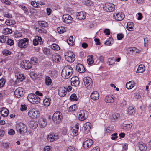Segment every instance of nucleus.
<instances>
[{
  "instance_id": "1",
  "label": "nucleus",
  "mask_w": 151,
  "mask_h": 151,
  "mask_svg": "<svg viewBox=\"0 0 151 151\" xmlns=\"http://www.w3.org/2000/svg\"><path fill=\"white\" fill-rule=\"evenodd\" d=\"M27 99L30 102L34 104H38L40 100V98L32 93L29 94L27 96Z\"/></svg>"
},
{
  "instance_id": "2",
  "label": "nucleus",
  "mask_w": 151,
  "mask_h": 151,
  "mask_svg": "<svg viewBox=\"0 0 151 151\" xmlns=\"http://www.w3.org/2000/svg\"><path fill=\"white\" fill-rule=\"evenodd\" d=\"M16 128L17 132L21 134H23L27 131V127L22 122L16 124Z\"/></svg>"
},
{
  "instance_id": "3",
  "label": "nucleus",
  "mask_w": 151,
  "mask_h": 151,
  "mask_svg": "<svg viewBox=\"0 0 151 151\" xmlns=\"http://www.w3.org/2000/svg\"><path fill=\"white\" fill-rule=\"evenodd\" d=\"M65 59L69 62H72L75 60V55L71 51H69L65 54Z\"/></svg>"
},
{
  "instance_id": "4",
  "label": "nucleus",
  "mask_w": 151,
  "mask_h": 151,
  "mask_svg": "<svg viewBox=\"0 0 151 151\" xmlns=\"http://www.w3.org/2000/svg\"><path fill=\"white\" fill-rule=\"evenodd\" d=\"M29 39L24 38L20 40L18 42V46L21 48H25L28 45Z\"/></svg>"
},
{
  "instance_id": "5",
  "label": "nucleus",
  "mask_w": 151,
  "mask_h": 151,
  "mask_svg": "<svg viewBox=\"0 0 151 151\" xmlns=\"http://www.w3.org/2000/svg\"><path fill=\"white\" fill-rule=\"evenodd\" d=\"M62 118V114L59 111L55 112L52 116L53 121L56 123H60Z\"/></svg>"
},
{
  "instance_id": "6",
  "label": "nucleus",
  "mask_w": 151,
  "mask_h": 151,
  "mask_svg": "<svg viewBox=\"0 0 151 151\" xmlns=\"http://www.w3.org/2000/svg\"><path fill=\"white\" fill-rule=\"evenodd\" d=\"M84 84L88 89L91 88L92 85V81L91 78L89 77H84L83 79Z\"/></svg>"
},
{
  "instance_id": "7",
  "label": "nucleus",
  "mask_w": 151,
  "mask_h": 151,
  "mask_svg": "<svg viewBox=\"0 0 151 151\" xmlns=\"http://www.w3.org/2000/svg\"><path fill=\"white\" fill-rule=\"evenodd\" d=\"M21 66L23 69L28 70L30 69L32 67L31 63L29 61L27 60H23L21 62Z\"/></svg>"
},
{
  "instance_id": "8",
  "label": "nucleus",
  "mask_w": 151,
  "mask_h": 151,
  "mask_svg": "<svg viewBox=\"0 0 151 151\" xmlns=\"http://www.w3.org/2000/svg\"><path fill=\"white\" fill-rule=\"evenodd\" d=\"M104 8L107 12H110L114 10L115 5L111 3H107L105 4Z\"/></svg>"
},
{
  "instance_id": "9",
  "label": "nucleus",
  "mask_w": 151,
  "mask_h": 151,
  "mask_svg": "<svg viewBox=\"0 0 151 151\" xmlns=\"http://www.w3.org/2000/svg\"><path fill=\"white\" fill-rule=\"evenodd\" d=\"M39 114V111L34 109L30 110L28 112L29 116L32 118L34 119L37 118Z\"/></svg>"
},
{
  "instance_id": "10",
  "label": "nucleus",
  "mask_w": 151,
  "mask_h": 151,
  "mask_svg": "<svg viewBox=\"0 0 151 151\" xmlns=\"http://www.w3.org/2000/svg\"><path fill=\"white\" fill-rule=\"evenodd\" d=\"M87 112L86 111L82 110L80 111L78 115V119L80 121L85 120L87 117Z\"/></svg>"
},
{
  "instance_id": "11",
  "label": "nucleus",
  "mask_w": 151,
  "mask_h": 151,
  "mask_svg": "<svg viewBox=\"0 0 151 151\" xmlns=\"http://www.w3.org/2000/svg\"><path fill=\"white\" fill-rule=\"evenodd\" d=\"M71 82L72 86H78L79 84V78L77 76L72 77L71 79Z\"/></svg>"
},
{
  "instance_id": "12",
  "label": "nucleus",
  "mask_w": 151,
  "mask_h": 151,
  "mask_svg": "<svg viewBox=\"0 0 151 151\" xmlns=\"http://www.w3.org/2000/svg\"><path fill=\"white\" fill-rule=\"evenodd\" d=\"M62 70L63 71L64 76L66 73H67L71 75L73 73V68L70 65L65 66L63 69Z\"/></svg>"
},
{
  "instance_id": "13",
  "label": "nucleus",
  "mask_w": 151,
  "mask_h": 151,
  "mask_svg": "<svg viewBox=\"0 0 151 151\" xmlns=\"http://www.w3.org/2000/svg\"><path fill=\"white\" fill-rule=\"evenodd\" d=\"M63 21L65 23H70L72 21V18L69 15L67 14H65L62 17Z\"/></svg>"
},
{
  "instance_id": "14",
  "label": "nucleus",
  "mask_w": 151,
  "mask_h": 151,
  "mask_svg": "<svg viewBox=\"0 0 151 151\" xmlns=\"http://www.w3.org/2000/svg\"><path fill=\"white\" fill-rule=\"evenodd\" d=\"M93 144V141L92 140L89 139L83 142V146L85 149H87L90 147Z\"/></svg>"
},
{
  "instance_id": "15",
  "label": "nucleus",
  "mask_w": 151,
  "mask_h": 151,
  "mask_svg": "<svg viewBox=\"0 0 151 151\" xmlns=\"http://www.w3.org/2000/svg\"><path fill=\"white\" fill-rule=\"evenodd\" d=\"M67 89L64 87H60L58 90V94L60 97H64L67 93Z\"/></svg>"
},
{
  "instance_id": "16",
  "label": "nucleus",
  "mask_w": 151,
  "mask_h": 151,
  "mask_svg": "<svg viewBox=\"0 0 151 151\" xmlns=\"http://www.w3.org/2000/svg\"><path fill=\"white\" fill-rule=\"evenodd\" d=\"M23 89L22 88L19 87L16 89L14 93L16 97L19 98L23 95Z\"/></svg>"
},
{
  "instance_id": "17",
  "label": "nucleus",
  "mask_w": 151,
  "mask_h": 151,
  "mask_svg": "<svg viewBox=\"0 0 151 151\" xmlns=\"http://www.w3.org/2000/svg\"><path fill=\"white\" fill-rule=\"evenodd\" d=\"M99 93L97 91H93L91 94L90 97L93 101H96L98 100L99 98Z\"/></svg>"
},
{
  "instance_id": "18",
  "label": "nucleus",
  "mask_w": 151,
  "mask_h": 151,
  "mask_svg": "<svg viewBox=\"0 0 151 151\" xmlns=\"http://www.w3.org/2000/svg\"><path fill=\"white\" fill-rule=\"evenodd\" d=\"M124 15L122 13H116L114 15L115 19L116 20L121 21L124 18Z\"/></svg>"
},
{
  "instance_id": "19",
  "label": "nucleus",
  "mask_w": 151,
  "mask_h": 151,
  "mask_svg": "<svg viewBox=\"0 0 151 151\" xmlns=\"http://www.w3.org/2000/svg\"><path fill=\"white\" fill-rule=\"evenodd\" d=\"M91 126V124L90 122H87L83 124L82 127L83 130L88 132H89Z\"/></svg>"
},
{
  "instance_id": "20",
  "label": "nucleus",
  "mask_w": 151,
  "mask_h": 151,
  "mask_svg": "<svg viewBox=\"0 0 151 151\" xmlns=\"http://www.w3.org/2000/svg\"><path fill=\"white\" fill-rule=\"evenodd\" d=\"M78 18L81 20L84 19L86 18V13L83 11L78 12L77 15Z\"/></svg>"
},
{
  "instance_id": "21",
  "label": "nucleus",
  "mask_w": 151,
  "mask_h": 151,
  "mask_svg": "<svg viewBox=\"0 0 151 151\" xmlns=\"http://www.w3.org/2000/svg\"><path fill=\"white\" fill-rule=\"evenodd\" d=\"M52 58L54 62L55 63H58L61 60V57L58 54L55 53L52 55Z\"/></svg>"
},
{
  "instance_id": "22",
  "label": "nucleus",
  "mask_w": 151,
  "mask_h": 151,
  "mask_svg": "<svg viewBox=\"0 0 151 151\" xmlns=\"http://www.w3.org/2000/svg\"><path fill=\"white\" fill-rule=\"evenodd\" d=\"M0 112L2 116L4 117H6L8 114L9 111L7 109L4 107L2 108L0 110Z\"/></svg>"
},
{
  "instance_id": "23",
  "label": "nucleus",
  "mask_w": 151,
  "mask_h": 151,
  "mask_svg": "<svg viewBox=\"0 0 151 151\" xmlns=\"http://www.w3.org/2000/svg\"><path fill=\"white\" fill-rule=\"evenodd\" d=\"M104 101L107 103H113L114 101V99L110 95H107L105 97Z\"/></svg>"
},
{
  "instance_id": "24",
  "label": "nucleus",
  "mask_w": 151,
  "mask_h": 151,
  "mask_svg": "<svg viewBox=\"0 0 151 151\" xmlns=\"http://www.w3.org/2000/svg\"><path fill=\"white\" fill-rule=\"evenodd\" d=\"M76 69L79 72L83 73L85 71L84 66L81 64H78L77 65Z\"/></svg>"
},
{
  "instance_id": "25",
  "label": "nucleus",
  "mask_w": 151,
  "mask_h": 151,
  "mask_svg": "<svg viewBox=\"0 0 151 151\" xmlns=\"http://www.w3.org/2000/svg\"><path fill=\"white\" fill-rule=\"evenodd\" d=\"M135 84L136 83L134 81H130L127 83L126 87L128 89H131L135 86Z\"/></svg>"
},
{
  "instance_id": "26",
  "label": "nucleus",
  "mask_w": 151,
  "mask_h": 151,
  "mask_svg": "<svg viewBox=\"0 0 151 151\" xmlns=\"http://www.w3.org/2000/svg\"><path fill=\"white\" fill-rule=\"evenodd\" d=\"M39 124L41 128H44L47 125V122L43 118H41L39 120Z\"/></svg>"
},
{
  "instance_id": "27",
  "label": "nucleus",
  "mask_w": 151,
  "mask_h": 151,
  "mask_svg": "<svg viewBox=\"0 0 151 151\" xmlns=\"http://www.w3.org/2000/svg\"><path fill=\"white\" fill-rule=\"evenodd\" d=\"M134 113V108L132 106H129L127 114L129 115H132Z\"/></svg>"
},
{
  "instance_id": "28",
  "label": "nucleus",
  "mask_w": 151,
  "mask_h": 151,
  "mask_svg": "<svg viewBox=\"0 0 151 151\" xmlns=\"http://www.w3.org/2000/svg\"><path fill=\"white\" fill-rule=\"evenodd\" d=\"M139 148L141 151H145L147 148L146 145L142 142H141L139 144Z\"/></svg>"
},
{
  "instance_id": "29",
  "label": "nucleus",
  "mask_w": 151,
  "mask_h": 151,
  "mask_svg": "<svg viewBox=\"0 0 151 151\" xmlns=\"http://www.w3.org/2000/svg\"><path fill=\"white\" fill-rule=\"evenodd\" d=\"M145 69L144 66L143 65H139L136 72L138 73H142L144 71Z\"/></svg>"
},
{
  "instance_id": "30",
  "label": "nucleus",
  "mask_w": 151,
  "mask_h": 151,
  "mask_svg": "<svg viewBox=\"0 0 151 151\" xmlns=\"http://www.w3.org/2000/svg\"><path fill=\"white\" fill-rule=\"evenodd\" d=\"M134 26L133 23L131 22H129L127 23V29L129 31L132 30Z\"/></svg>"
},
{
  "instance_id": "31",
  "label": "nucleus",
  "mask_w": 151,
  "mask_h": 151,
  "mask_svg": "<svg viewBox=\"0 0 151 151\" xmlns=\"http://www.w3.org/2000/svg\"><path fill=\"white\" fill-rule=\"evenodd\" d=\"M93 58V56L92 55H89L88 56L87 61L88 64L91 65L93 63L94 60Z\"/></svg>"
},
{
  "instance_id": "32",
  "label": "nucleus",
  "mask_w": 151,
  "mask_h": 151,
  "mask_svg": "<svg viewBox=\"0 0 151 151\" xmlns=\"http://www.w3.org/2000/svg\"><path fill=\"white\" fill-rule=\"evenodd\" d=\"M51 99L50 98H45L43 100V104L45 106H48L49 105Z\"/></svg>"
},
{
  "instance_id": "33",
  "label": "nucleus",
  "mask_w": 151,
  "mask_h": 151,
  "mask_svg": "<svg viewBox=\"0 0 151 151\" xmlns=\"http://www.w3.org/2000/svg\"><path fill=\"white\" fill-rule=\"evenodd\" d=\"M45 83L47 85H50L52 83V81L50 78L48 76H47L45 78Z\"/></svg>"
},
{
  "instance_id": "34",
  "label": "nucleus",
  "mask_w": 151,
  "mask_h": 151,
  "mask_svg": "<svg viewBox=\"0 0 151 151\" xmlns=\"http://www.w3.org/2000/svg\"><path fill=\"white\" fill-rule=\"evenodd\" d=\"M5 23L7 25L10 26L15 24V22L14 20L9 19L6 21Z\"/></svg>"
},
{
  "instance_id": "35",
  "label": "nucleus",
  "mask_w": 151,
  "mask_h": 151,
  "mask_svg": "<svg viewBox=\"0 0 151 151\" xmlns=\"http://www.w3.org/2000/svg\"><path fill=\"white\" fill-rule=\"evenodd\" d=\"M57 30L60 34L62 33L65 32V28L63 27H58L57 29Z\"/></svg>"
},
{
  "instance_id": "36",
  "label": "nucleus",
  "mask_w": 151,
  "mask_h": 151,
  "mask_svg": "<svg viewBox=\"0 0 151 151\" xmlns=\"http://www.w3.org/2000/svg\"><path fill=\"white\" fill-rule=\"evenodd\" d=\"M12 30L9 28H5L3 31V33L5 35L11 33Z\"/></svg>"
},
{
  "instance_id": "37",
  "label": "nucleus",
  "mask_w": 151,
  "mask_h": 151,
  "mask_svg": "<svg viewBox=\"0 0 151 151\" xmlns=\"http://www.w3.org/2000/svg\"><path fill=\"white\" fill-rule=\"evenodd\" d=\"M8 39V37L6 36H0V42L4 43Z\"/></svg>"
},
{
  "instance_id": "38",
  "label": "nucleus",
  "mask_w": 151,
  "mask_h": 151,
  "mask_svg": "<svg viewBox=\"0 0 151 151\" xmlns=\"http://www.w3.org/2000/svg\"><path fill=\"white\" fill-rule=\"evenodd\" d=\"M38 24L39 25L43 27H46L47 26V23L45 21H39Z\"/></svg>"
},
{
  "instance_id": "39",
  "label": "nucleus",
  "mask_w": 151,
  "mask_h": 151,
  "mask_svg": "<svg viewBox=\"0 0 151 151\" xmlns=\"http://www.w3.org/2000/svg\"><path fill=\"white\" fill-rule=\"evenodd\" d=\"M73 37L72 36H70L69 39L67 40V42L68 44L70 45H73L74 44V43L73 40Z\"/></svg>"
},
{
  "instance_id": "40",
  "label": "nucleus",
  "mask_w": 151,
  "mask_h": 151,
  "mask_svg": "<svg viewBox=\"0 0 151 151\" xmlns=\"http://www.w3.org/2000/svg\"><path fill=\"white\" fill-rule=\"evenodd\" d=\"M63 71L62 70V73H61V76L62 77L65 79H67L69 78L71 76V75L67 73H66L65 74V75L64 76V74H63Z\"/></svg>"
},
{
  "instance_id": "41",
  "label": "nucleus",
  "mask_w": 151,
  "mask_h": 151,
  "mask_svg": "<svg viewBox=\"0 0 151 151\" xmlns=\"http://www.w3.org/2000/svg\"><path fill=\"white\" fill-rule=\"evenodd\" d=\"M114 130V128L111 126H109L106 129V132H107L110 134L111 133L112 131Z\"/></svg>"
},
{
  "instance_id": "42",
  "label": "nucleus",
  "mask_w": 151,
  "mask_h": 151,
  "mask_svg": "<svg viewBox=\"0 0 151 151\" xmlns=\"http://www.w3.org/2000/svg\"><path fill=\"white\" fill-rule=\"evenodd\" d=\"M25 78V76L24 75L21 74H18L17 76V79H19L20 81H22Z\"/></svg>"
},
{
  "instance_id": "43",
  "label": "nucleus",
  "mask_w": 151,
  "mask_h": 151,
  "mask_svg": "<svg viewBox=\"0 0 151 151\" xmlns=\"http://www.w3.org/2000/svg\"><path fill=\"white\" fill-rule=\"evenodd\" d=\"M54 136L55 137V136H53L52 134L48 135L47 137L48 140H49L50 141H53L55 140V139H58L57 137L55 138L54 137Z\"/></svg>"
},
{
  "instance_id": "44",
  "label": "nucleus",
  "mask_w": 151,
  "mask_h": 151,
  "mask_svg": "<svg viewBox=\"0 0 151 151\" xmlns=\"http://www.w3.org/2000/svg\"><path fill=\"white\" fill-rule=\"evenodd\" d=\"M52 48L54 50H60L59 46L57 44H53L52 46Z\"/></svg>"
},
{
  "instance_id": "45",
  "label": "nucleus",
  "mask_w": 151,
  "mask_h": 151,
  "mask_svg": "<svg viewBox=\"0 0 151 151\" xmlns=\"http://www.w3.org/2000/svg\"><path fill=\"white\" fill-rule=\"evenodd\" d=\"M5 80L4 78L0 79V88L3 87L5 83Z\"/></svg>"
},
{
  "instance_id": "46",
  "label": "nucleus",
  "mask_w": 151,
  "mask_h": 151,
  "mask_svg": "<svg viewBox=\"0 0 151 151\" xmlns=\"http://www.w3.org/2000/svg\"><path fill=\"white\" fill-rule=\"evenodd\" d=\"M70 99L73 101H76L77 100V98L75 94H73L70 96Z\"/></svg>"
},
{
  "instance_id": "47",
  "label": "nucleus",
  "mask_w": 151,
  "mask_h": 151,
  "mask_svg": "<svg viewBox=\"0 0 151 151\" xmlns=\"http://www.w3.org/2000/svg\"><path fill=\"white\" fill-rule=\"evenodd\" d=\"M7 40V43L8 45L12 46L14 45V43L13 40L11 39H8H8Z\"/></svg>"
},
{
  "instance_id": "48",
  "label": "nucleus",
  "mask_w": 151,
  "mask_h": 151,
  "mask_svg": "<svg viewBox=\"0 0 151 151\" xmlns=\"http://www.w3.org/2000/svg\"><path fill=\"white\" fill-rule=\"evenodd\" d=\"M44 53L47 55H50L51 52L50 50L47 48H44L43 50Z\"/></svg>"
},
{
  "instance_id": "49",
  "label": "nucleus",
  "mask_w": 151,
  "mask_h": 151,
  "mask_svg": "<svg viewBox=\"0 0 151 151\" xmlns=\"http://www.w3.org/2000/svg\"><path fill=\"white\" fill-rule=\"evenodd\" d=\"M38 31L40 33L46 34L47 32V30L43 28H41L39 29Z\"/></svg>"
},
{
  "instance_id": "50",
  "label": "nucleus",
  "mask_w": 151,
  "mask_h": 151,
  "mask_svg": "<svg viewBox=\"0 0 151 151\" xmlns=\"http://www.w3.org/2000/svg\"><path fill=\"white\" fill-rule=\"evenodd\" d=\"M130 51L135 52L136 53H139L140 52V51L137 49L135 47H132L130 48L129 50Z\"/></svg>"
},
{
  "instance_id": "51",
  "label": "nucleus",
  "mask_w": 151,
  "mask_h": 151,
  "mask_svg": "<svg viewBox=\"0 0 151 151\" xmlns=\"http://www.w3.org/2000/svg\"><path fill=\"white\" fill-rule=\"evenodd\" d=\"M3 54L5 55H8L10 54L11 52L8 50L5 49L3 51Z\"/></svg>"
},
{
  "instance_id": "52",
  "label": "nucleus",
  "mask_w": 151,
  "mask_h": 151,
  "mask_svg": "<svg viewBox=\"0 0 151 151\" xmlns=\"http://www.w3.org/2000/svg\"><path fill=\"white\" fill-rule=\"evenodd\" d=\"M76 108L77 107L76 106V104H74L70 106L69 107V109L71 111H75Z\"/></svg>"
},
{
  "instance_id": "53",
  "label": "nucleus",
  "mask_w": 151,
  "mask_h": 151,
  "mask_svg": "<svg viewBox=\"0 0 151 151\" xmlns=\"http://www.w3.org/2000/svg\"><path fill=\"white\" fill-rule=\"evenodd\" d=\"M27 109V106L24 105H21V107L20 108V110L22 111H24L26 110Z\"/></svg>"
},
{
  "instance_id": "54",
  "label": "nucleus",
  "mask_w": 151,
  "mask_h": 151,
  "mask_svg": "<svg viewBox=\"0 0 151 151\" xmlns=\"http://www.w3.org/2000/svg\"><path fill=\"white\" fill-rule=\"evenodd\" d=\"M22 36V33L19 32H16L15 34V37H20Z\"/></svg>"
},
{
  "instance_id": "55",
  "label": "nucleus",
  "mask_w": 151,
  "mask_h": 151,
  "mask_svg": "<svg viewBox=\"0 0 151 151\" xmlns=\"http://www.w3.org/2000/svg\"><path fill=\"white\" fill-rule=\"evenodd\" d=\"M114 57H112L111 58H108V63L109 65H112L114 63V62H111V60H113Z\"/></svg>"
},
{
  "instance_id": "56",
  "label": "nucleus",
  "mask_w": 151,
  "mask_h": 151,
  "mask_svg": "<svg viewBox=\"0 0 151 151\" xmlns=\"http://www.w3.org/2000/svg\"><path fill=\"white\" fill-rule=\"evenodd\" d=\"M124 37V35L122 34H118L117 35V38L118 40H121Z\"/></svg>"
},
{
  "instance_id": "57",
  "label": "nucleus",
  "mask_w": 151,
  "mask_h": 151,
  "mask_svg": "<svg viewBox=\"0 0 151 151\" xmlns=\"http://www.w3.org/2000/svg\"><path fill=\"white\" fill-rule=\"evenodd\" d=\"M111 139L113 140H115L116 138H117L118 137L117 136V134L116 133H115L111 135Z\"/></svg>"
},
{
  "instance_id": "58",
  "label": "nucleus",
  "mask_w": 151,
  "mask_h": 151,
  "mask_svg": "<svg viewBox=\"0 0 151 151\" xmlns=\"http://www.w3.org/2000/svg\"><path fill=\"white\" fill-rule=\"evenodd\" d=\"M31 61L33 63L35 64L37 62V60L36 57H33L31 59Z\"/></svg>"
},
{
  "instance_id": "59",
  "label": "nucleus",
  "mask_w": 151,
  "mask_h": 151,
  "mask_svg": "<svg viewBox=\"0 0 151 151\" xmlns=\"http://www.w3.org/2000/svg\"><path fill=\"white\" fill-rule=\"evenodd\" d=\"M31 4L34 7H37L38 6L36 2L35 1H32L31 2Z\"/></svg>"
},
{
  "instance_id": "60",
  "label": "nucleus",
  "mask_w": 151,
  "mask_h": 151,
  "mask_svg": "<svg viewBox=\"0 0 151 151\" xmlns=\"http://www.w3.org/2000/svg\"><path fill=\"white\" fill-rule=\"evenodd\" d=\"M67 151H75V149L74 147L70 146L68 147Z\"/></svg>"
},
{
  "instance_id": "61",
  "label": "nucleus",
  "mask_w": 151,
  "mask_h": 151,
  "mask_svg": "<svg viewBox=\"0 0 151 151\" xmlns=\"http://www.w3.org/2000/svg\"><path fill=\"white\" fill-rule=\"evenodd\" d=\"M119 116V115L118 113L114 114L112 115V117L114 119H117Z\"/></svg>"
},
{
  "instance_id": "62",
  "label": "nucleus",
  "mask_w": 151,
  "mask_h": 151,
  "mask_svg": "<svg viewBox=\"0 0 151 151\" xmlns=\"http://www.w3.org/2000/svg\"><path fill=\"white\" fill-rule=\"evenodd\" d=\"M51 148V147L50 146H46L44 147V151H50Z\"/></svg>"
},
{
  "instance_id": "63",
  "label": "nucleus",
  "mask_w": 151,
  "mask_h": 151,
  "mask_svg": "<svg viewBox=\"0 0 151 151\" xmlns=\"http://www.w3.org/2000/svg\"><path fill=\"white\" fill-rule=\"evenodd\" d=\"M8 133L9 135H12L14 134L15 131L12 129H11L8 130Z\"/></svg>"
},
{
  "instance_id": "64",
  "label": "nucleus",
  "mask_w": 151,
  "mask_h": 151,
  "mask_svg": "<svg viewBox=\"0 0 151 151\" xmlns=\"http://www.w3.org/2000/svg\"><path fill=\"white\" fill-rule=\"evenodd\" d=\"M91 151H100V148L98 147H96L93 148Z\"/></svg>"
}]
</instances>
